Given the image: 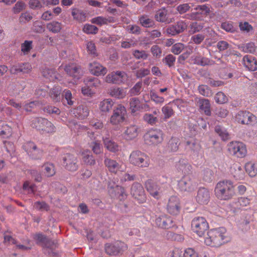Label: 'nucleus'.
<instances>
[{
    "label": "nucleus",
    "mask_w": 257,
    "mask_h": 257,
    "mask_svg": "<svg viewBox=\"0 0 257 257\" xmlns=\"http://www.w3.org/2000/svg\"><path fill=\"white\" fill-rule=\"evenodd\" d=\"M226 230L224 227L210 229L204 238V243L211 247H218L229 241Z\"/></svg>",
    "instance_id": "f257e3e1"
},
{
    "label": "nucleus",
    "mask_w": 257,
    "mask_h": 257,
    "mask_svg": "<svg viewBox=\"0 0 257 257\" xmlns=\"http://www.w3.org/2000/svg\"><path fill=\"white\" fill-rule=\"evenodd\" d=\"M216 197L221 200H229L235 195V186L233 182L228 180L219 181L214 189Z\"/></svg>",
    "instance_id": "f03ea898"
},
{
    "label": "nucleus",
    "mask_w": 257,
    "mask_h": 257,
    "mask_svg": "<svg viewBox=\"0 0 257 257\" xmlns=\"http://www.w3.org/2000/svg\"><path fill=\"white\" fill-rule=\"evenodd\" d=\"M128 161L131 164L139 168H147L150 163L149 157L140 151H133L129 156Z\"/></svg>",
    "instance_id": "7ed1b4c3"
},
{
    "label": "nucleus",
    "mask_w": 257,
    "mask_h": 257,
    "mask_svg": "<svg viewBox=\"0 0 257 257\" xmlns=\"http://www.w3.org/2000/svg\"><path fill=\"white\" fill-rule=\"evenodd\" d=\"M31 126L42 133H52L55 132L56 128L51 121L42 117L35 118L33 119Z\"/></svg>",
    "instance_id": "20e7f679"
},
{
    "label": "nucleus",
    "mask_w": 257,
    "mask_h": 257,
    "mask_svg": "<svg viewBox=\"0 0 257 257\" xmlns=\"http://www.w3.org/2000/svg\"><path fill=\"white\" fill-rule=\"evenodd\" d=\"M227 150L230 155L237 158H243L247 154L246 145L241 142L232 141L227 145Z\"/></svg>",
    "instance_id": "39448f33"
},
{
    "label": "nucleus",
    "mask_w": 257,
    "mask_h": 257,
    "mask_svg": "<svg viewBox=\"0 0 257 257\" xmlns=\"http://www.w3.org/2000/svg\"><path fill=\"white\" fill-rule=\"evenodd\" d=\"M191 228L199 236H202L209 228V225L204 217L197 216L192 219Z\"/></svg>",
    "instance_id": "423d86ee"
},
{
    "label": "nucleus",
    "mask_w": 257,
    "mask_h": 257,
    "mask_svg": "<svg viewBox=\"0 0 257 257\" xmlns=\"http://www.w3.org/2000/svg\"><path fill=\"white\" fill-rule=\"evenodd\" d=\"M145 143L148 145H157L163 141V132L159 129H152L144 135Z\"/></svg>",
    "instance_id": "0eeeda50"
},
{
    "label": "nucleus",
    "mask_w": 257,
    "mask_h": 257,
    "mask_svg": "<svg viewBox=\"0 0 257 257\" xmlns=\"http://www.w3.org/2000/svg\"><path fill=\"white\" fill-rule=\"evenodd\" d=\"M196 185L191 174L184 175L178 183V188L182 192H191L194 190Z\"/></svg>",
    "instance_id": "6e6552de"
},
{
    "label": "nucleus",
    "mask_w": 257,
    "mask_h": 257,
    "mask_svg": "<svg viewBox=\"0 0 257 257\" xmlns=\"http://www.w3.org/2000/svg\"><path fill=\"white\" fill-rule=\"evenodd\" d=\"M127 79V74L124 71L118 70L108 73L104 78V81L106 83L115 84L124 83Z\"/></svg>",
    "instance_id": "1a4fd4ad"
},
{
    "label": "nucleus",
    "mask_w": 257,
    "mask_h": 257,
    "mask_svg": "<svg viewBox=\"0 0 257 257\" xmlns=\"http://www.w3.org/2000/svg\"><path fill=\"white\" fill-rule=\"evenodd\" d=\"M235 120L242 124L253 125L257 123V117L249 111H240L235 115Z\"/></svg>",
    "instance_id": "9d476101"
},
{
    "label": "nucleus",
    "mask_w": 257,
    "mask_h": 257,
    "mask_svg": "<svg viewBox=\"0 0 257 257\" xmlns=\"http://www.w3.org/2000/svg\"><path fill=\"white\" fill-rule=\"evenodd\" d=\"M126 111L125 107L118 104L113 109V114L110 118V122L113 125H117L123 122L125 119Z\"/></svg>",
    "instance_id": "9b49d317"
},
{
    "label": "nucleus",
    "mask_w": 257,
    "mask_h": 257,
    "mask_svg": "<svg viewBox=\"0 0 257 257\" xmlns=\"http://www.w3.org/2000/svg\"><path fill=\"white\" fill-rule=\"evenodd\" d=\"M194 10L195 11L187 14L186 18L192 20H201L210 12V8L206 5L198 6Z\"/></svg>",
    "instance_id": "f8f14e48"
},
{
    "label": "nucleus",
    "mask_w": 257,
    "mask_h": 257,
    "mask_svg": "<svg viewBox=\"0 0 257 257\" xmlns=\"http://www.w3.org/2000/svg\"><path fill=\"white\" fill-rule=\"evenodd\" d=\"M62 160L63 165L67 170L74 172L78 170V160L74 155L67 153L63 157Z\"/></svg>",
    "instance_id": "ddd939ff"
},
{
    "label": "nucleus",
    "mask_w": 257,
    "mask_h": 257,
    "mask_svg": "<svg viewBox=\"0 0 257 257\" xmlns=\"http://www.w3.org/2000/svg\"><path fill=\"white\" fill-rule=\"evenodd\" d=\"M23 149L28 155L33 159H39L43 155V151L38 149L37 146L32 142L25 143L23 146Z\"/></svg>",
    "instance_id": "4468645a"
},
{
    "label": "nucleus",
    "mask_w": 257,
    "mask_h": 257,
    "mask_svg": "<svg viewBox=\"0 0 257 257\" xmlns=\"http://www.w3.org/2000/svg\"><path fill=\"white\" fill-rule=\"evenodd\" d=\"M131 193L134 198L139 203H142L146 201V196L143 186L139 183H134L131 190Z\"/></svg>",
    "instance_id": "2eb2a0df"
},
{
    "label": "nucleus",
    "mask_w": 257,
    "mask_h": 257,
    "mask_svg": "<svg viewBox=\"0 0 257 257\" xmlns=\"http://www.w3.org/2000/svg\"><path fill=\"white\" fill-rule=\"evenodd\" d=\"M126 248V244L120 241H117L113 244L106 243L105 245L106 253L110 255H116Z\"/></svg>",
    "instance_id": "dca6fc26"
},
{
    "label": "nucleus",
    "mask_w": 257,
    "mask_h": 257,
    "mask_svg": "<svg viewBox=\"0 0 257 257\" xmlns=\"http://www.w3.org/2000/svg\"><path fill=\"white\" fill-rule=\"evenodd\" d=\"M145 186L147 190L153 197L157 199L161 197L163 190L161 187L154 182L152 180H148L145 183Z\"/></svg>",
    "instance_id": "f3484780"
},
{
    "label": "nucleus",
    "mask_w": 257,
    "mask_h": 257,
    "mask_svg": "<svg viewBox=\"0 0 257 257\" xmlns=\"http://www.w3.org/2000/svg\"><path fill=\"white\" fill-rule=\"evenodd\" d=\"M88 69L91 74L96 76H104L107 72V68L97 61L90 63Z\"/></svg>",
    "instance_id": "a211bd4d"
},
{
    "label": "nucleus",
    "mask_w": 257,
    "mask_h": 257,
    "mask_svg": "<svg viewBox=\"0 0 257 257\" xmlns=\"http://www.w3.org/2000/svg\"><path fill=\"white\" fill-rule=\"evenodd\" d=\"M167 209L170 214L177 215L181 209L179 199L176 196H171L168 200Z\"/></svg>",
    "instance_id": "6ab92c4d"
},
{
    "label": "nucleus",
    "mask_w": 257,
    "mask_h": 257,
    "mask_svg": "<svg viewBox=\"0 0 257 257\" xmlns=\"http://www.w3.org/2000/svg\"><path fill=\"white\" fill-rule=\"evenodd\" d=\"M155 223L160 228L168 229L172 226L173 221L170 217L163 214L156 216Z\"/></svg>",
    "instance_id": "aec40b11"
},
{
    "label": "nucleus",
    "mask_w": 257,
    "mask_h": 257,
    "mask_svg": "<svg viewBox=\"0 0 257 257\" xmlns=\"http://www.w3.org/2000/svg\"><path fill=\"white\" fill-rule=\"evenodd\" d=\"M87 135L92 140V142L89 144V146L91 150L96 155H98L102 153L103 148L101 142L99 140H94V133L93 132H87Z\"/></svg>",
    "instance_id": "412c9836"
},
{
    "label": "nucleus",
    "mask_w": 257,
    "mask_h": 257,
    "mask_svg": "<svg viewBox=\"0 0 257 257\" xmlns=\"http://www.w3.org/2000/svg\"><path fill=\"white\" fill-rule=\"evenodd\" d=\"M64 70L69 75L74 78L79 79L82 74L80 66L75 63L66 65Z\"/></svg>",
    "instance_id": "4be33fe9"
},
{
    "label": "nucleus",
    "mask_w": 257,
    "mask_h": 257,
    "mask_svg": "<svg viewBox=\"0 0 257 257\" xmlns=\"http://www.w3.org/2000/svg\"><path fill=\"white\" fill-rule=\"evenodd\" d=\"M104 163L108 170L112 173L116 174L121 171L122 165L114 160L110 158H105Z\"/></svg>",
    "instance_id": "5701e85b"
},
{
    "label": "nucleus",
    "mask_w": 257,
    "mask_h": 257,
    "mask_svg": "<svg viewBox=\"0 0 257 257\" xmlns=\"http://www.w3.org/2000/svg\"><path fill=\"white\" fill-rule=\"evenodd\" d=\"M210 199V193L205 188H200L196 196V201L200 204H206Z\"/></svg>",
    "instance_id": "b1692460"
},
{
    "label": "nucleus",
    "mask_w": 257,
    "mask_h": 257,
    "mask_svg": "<svg viewBox=\"0 0 257 257\" xmlns=\"http://www.w3.org/2000/svg\"><path fill=\"white\" fill-rule=\"evenodd\" d=\"M175 168L179 171L182 172L184 174H190L192 167L189 163L188 160L185 159H181L175 164Z\"/></svg>",
    "instance_id": "393cba45"
},
{
    "label": "nucleus",
    "mask_w": 257,
    "mask_h": 257,
    "mask_svg": "<svg viewBox=\"0 0 257 257\" xmlns=\"http://www.w3.org/2000/svg\"><path fill=\"white\" fill-rule=\"evenodd\" d=\"M82 163L87 166H93L96 164V161L90 151L85 150L80 152Z\"/></svg>",
    "instance_id": "a878e982"
},
{
    "label": "nucleus",
    "mask_w": 257,
    "mask_h": 257,
    "mask_svg": "<svg viewBox=\"0 0 257 257\" xmlns=\"http://www.w3.org/2000/svg\"><path fill=\"white\" fill-rule=\"evenodd\" d=\"M114 102L110 98H106L101 101L99 104V109L102 114H106L112 108Z\"/></svg>",
    "instance_id": "bb28decb"
},
{
    "label": "nucleus",
    "mask_w": 257,
    "mask_h": 257,
    "mask_svg": "<svg viewBox=\"0 0 257 257\" xmlns=\"http://www.w3.org/2000/svg\"><path fill=\"white\" fill-rule=\"evenodd\" d=\"M230 173L235 180H242L244 177L243 169L239 164H234L230 168Z\"/></svg>",
    "instance_id": "cd10ccee"
},
{
    "label": "nucleus",
    "mask_w": 257,
    "mask_h": 257,
    "mask_svg": "<svg viewBox=\"0 0 257 257\" xmlns=\"http://www.w3.org/2000/svg\"><path fill=\"white\" fill-rule=\"evenodd\" d=\"M244 66L249 71L257 70V60L251 56L245 55L243 58Z\"/></svg>",
    "instance_id": "c85d7f7f"
},
{
    "label": "nucleus",
    "mask_w": 257,
    "mask_h": 257,
    "mask_svg": "<svg viewBox=\"0 0 257 257\" xmlns=\"http://www.w3.org/2000/svg\"><path fill=\"white\" fill-rule=\"evenodd\" d=\"M123 137L126 140H132L138 135V127L136 125H131L127 127L123 133Z\"/></svg>",
    "instance_id": "c756f323"
},
{
    "label": "nucleus",
    "mask_w": 257,
    "mask_h": 257,
    "mask_svg": "<svg viewBox=\"0 0 257 257\" xmlns=\"http://www.w3.org/2000/svg\"><path fill=\"white\" fill-rule=\"evenodd\" d=\"M109 94L117 99H122L125 97L126 91L123 88L113 86L108 90Z\"/></svg>",
    "instance_id": "7c9ffc66"
},
{
    "label": "nucleus",
    "mask_w": 257,
    "mask_h": 257,
    "mask_svg": "<svg viewBox=\"0 0 257 257\" xmlns=\"http://www.w3.org/2000/svg\"><path fill=\"white\" fill-rule=\"evenodd\" d=\"M73 113L75 116L79 119H84L86 118L89 114V110L86 106H79L73 110Z\"/></svg>",
    "instance_id": "2f4dec72"
},
{
    "label": "nucleus",
    "mask_w": 257,
    "mask_h": 257,
    "mask_svg": "<svg viewBox=\"0 0 257 257\" xmlns=\"http://www.w3.org/2000/svg\"><path fill=\"white\" fill-rule=\"evenodd\" d=\"M62 89L60 86H56L49 92V96L54 102H60L62 99Z\"/></svg>",
    "instance_id": "473e14b6"
},
{
    "label": "nucleus",
    "mask_w": 257,
    "mask_h": 257,
    "mask_svg": "<svg viewBox=\"0 0 257 257\" xmlns=\"http://www.w3.org/2000/svg\"><path fill=\"white\" fill-rule=\"evenodd\" d=\"M34 239L37 244H40L43 246L50 247L52 242L46 236L41 233H37L34 235Z\"/></svg>",
    "instance_id": "72a5a7b5"
},
{
    "label": "nucleus",
    "mask_w": 257,
    "mask_h": 257,
    "mask_svg": "<svg viewBox=\"0 0 257 257\" xmlns=\"http://www.w3.org/2000/svg\"><path fill=\"white\" fill-rule=\"evenodd\" d=\"M104 147L110 152L115 153L119 151V147L116 143L109 138H103Z\"/></svg>",
    "instance_id": "f704fd0d"
},
{
    "label": "nucleus",
    "mask_w": 257,
    "mask_h": 257,
    "mask_svg": "<svg viewBox=\"0 0 257 257\" xmlns=\"http://www.w3.org/2000/svg\"><path fill=\"white\" fill-rule=\"evenodd\" d=\"M199 104V108L202 111L208 116L211 115L210 110V102L208 99H200L198 101Z\"/></svg>",
    "instance_id": "c9c22d12"
},
{
    "label": "nucleus",
    "mask_w": 257,
    "mask_h": 257,
    "mask_svg": "<svg viewBox=\"0 0 257 257\" xmlns=\"http://www.w3.org/2000/svg\"><path fill=\"white\" fill-rule=\"evenodd\" d=\"M12 129L6 122L0 121V136L3 138H8L11 135Z\"/></svg>",
    "instance_id": "e433bc0d"
},
{
    "label": "nucleus",
    "mask_w": 257,
    "mask_h": 257,
    "mask_svg": "<svg viewBox=\"0 0 257 257\" xmlns=\"http://www.w3.org/2000/svg\"><path fill=\"white\" fill-rule=\"evenodd\" d=\"M130 109L132 113H135L141 111V103L140 99L137 97H133L130 99Z\"/></svg>",
    "instance_id": "4c0bfd02"
},
{
    "label": "nucleus",
    "mask_w": 257,
    "mask_h": 257,
    "mask_svg": "<svg viewBox=\"0 0 257 257\" xmlns=\"http://www.w3.org/2000/svg\"><path fill=\"white\" fill-rule=\"evenodd\" d=\"M72 16L74 19L79 22H83L86 20V13L83 11L77 9H73L72 10Z\"/></svg>",
    "instance_id": "58836bf2"
},
{
    "label": "nucleus",
    "mask_w": 257,
    "mask_h": 257,
    "mask_svg": "<svg viewBox=\"0 0 257 257\" xmlns=\"http://www.w3.org/2000/svg\"><path fill=\"white\" fill-rule=\"evenodd\" d=\"M43 76L49 79L50 81H54L58 79L57 73L54 69L46 68L42 71Z\"/></svg>",
    "instance_id": "ea45409f"
},
{
    "label": "nucleus",
    "mask_w": 257,
    "mask_h": 257,
    "mask_svg": "<svg viewBox=\"0 0 257 257\" xmlns=\"http://www.w3.org/2000/svg\"><path fill=\"white\" fill-rule=\"evenodd\" d=\"M43 173L47 177H52L55 175L56 173L55 169L52 163H45L43 165Z\"/></svg>",
    "instance_id": "a19ab883"
},
{
    "label": "nucleus",
    "mask_w": 257,
    "mask_h": 257,
    "mask_svg": "<svg viewBox=\"0 0 257 257\" xmlns=\"http://www.w3.org/2000/svg\"><path fill=\"white\" fill-rule=\"evenodd\" d=\"M47 29L53 33H59L62 29V24L57 21H53L47 25Z\"/></svg>",
    "instance_id": "79ce46f5"
},
{
    "label": "nucleus",
    "mask_w": 257,
    "mask_h": 257,
    "mask_svg": "<svg viewBox=\"0 0 257 257\" xmlns=\"http://www.w3.org/2000/svg\"><path fill=\"white\" fill-rule=\"evenodd\" d=\"M180 140L178 138L172 137L168 144V149L171 152H176L179 148Z\"/></svg>",
    "instance_id": "37998d69"
},
{
    "label": "nucleus",
    "mask_w": 257,
    "mask_h": 257,
    "mask_svg": "<svg viewBox=\"0 0 257 257\" xmlns=\"http://www.w3.org/2000/svg\"><path fill=\"white\" fill-rule=\"evenodd\" d=\"M245 169L250 177H254L257 174V165L253 162L247 163L245 165Z\"/></svg>",
    "instance_id": "c03bdc74"
},
{
    "label": "nucleus",
    "mask_w": 257,
    "mask_h": 257,
    "mask_svg": "<svg viewBox=\"0 0 257 257\" xmlns=\"http://www.w3.org/2000/svg\"><path fill=\"white\" fill-rule=\"evenodd\" d=\"M139 21L141 25L144 27L150 28L154 25V21L146 15H143L140 17Z\"/></svg>",
    "instance_id": "a18cd8bd"
},
{
    "label": "nucleus",
    "mask_w": 257,
    "mask_h": 257,
    "mask_svg": "<svg viewBox=\"0 0 257 257\" xmlns=\"http://www.w3.org/2000/svg\"><path fill=\"white\" fill-rule=\"evenodd\" d=\"M171 102H169L168 104L164 105L162 108V111L164 115L165 119H168L174 114V111L173 108L170 106Z\"/></svg>",
    "instance_id": "49530a36"
},
{
    "label": "nucleus",
    "mask_w": 257,
    "mask_h": 257,
    "mask_svg": "<svg viewBox=\"0 0 257 257\" xmlns=\"http://www.w3.org/2000/svg\"><path fill=\"white\" fill-rule=\"evenodd\" d=\"M240 49L245 53H253L255 51L256 47L253 42H249L242 44Z\"/></svg>",
    "instance_id": "de8ad7c7"
},
{
    "label": "nucleus",
    "mask_w": 257,
    "mask_h": 257,
    "mask_svg": "<svg viewBox=\"0 0 257 257\" xmlns=\"http://www.w3.org/2000/svg\"><path fill=\"white\" fill-rule=\"evenodd\" d=\"M215 132L221 138L222 140L225 141L228 139L229 134L224 128L220 125H217L215 128Z\"/></svg>",
    "instance_id": "09e8293b"
},
{
    "label": "nucleus",
    "mask_w": 257,
    "mask_h": 257,
    "mask_svg": "<svg viewBox=\"0 0 257 257\" xmlns=\"http://www.w3.org/2000/svg\"><path fill=\"white\" fill-rule=\"evenodd\" d=\"M156 20L160 22H166L167 20V11L165 9L159 10L155 15Z\"/></svg>",
    "instance_id": "8fccbe9b"
},
{
    "label": "nucleus",
    "mask_w": 257,
    "mask_h": 257,
    "mask_svg": "<svg viewBox=\"0 0 257 257\" xmlns=\"http://www.w3.org/2000/svg\"><path fill=\"white\" fill-rule=\"evenodd\" d=\"M184 257H199L198 252L193 247H188L183 250Z\"/></svg>",
    "instance_id": "3c124183"
},
{
    "label": "nucleus",
    "mask_w": 257,
    "mask_h": 257,
    "mask_svg": "<svg viewBox=\"0 0 257 257\" xmlns=\"http://www.w3.org/2000/svg\"><path fill=\"white\" fill-rule=\"evenodd\" d=\"M67 125L69 128H70L72 130H73L74 132H76L75 129L77 128L83 131L87 130V127L86 126L78 124L75 120H68Z\"/></svg>",
    "instance_id": "603ef678"
},
{
    "label": "nucleus",
    "mask_w": 257,
    "mask_h": 257,
    "mask_svg": "<svg viewBox=\"0 0 257 257\" xmlns=\"http://www.w3.org/2000/svg\"><path fill=\"white\" fill-rule=\"evenodd\" d=\"M214 100L217 103L223 104L227 102L228 98L224 93L220 91L215 94Z\"/></svg>",
    "instance_id": "864d4df0"
},
{
    "label": "nucleus",
    "mask_w": 257,
    "mask_h": 257,
    "mask_svg": "<svg viewBox=\"0 0 257 257\" xmlns=\"http://www.w3.org/2000/svg\"><path fill=\"white\" fill-rule=\"evenodd\" d=\"M144 120L151 125H154L158 122V119L156 116L151 113H145L143 116Z\"/></svg>",
    "instance_id": "5fc2aeb1"
},
{
    "label": "nucleus",
    "mask_w": 257,
    "mask_h": 257,
    "mask_svg": "<svg viewBox=\"0 0 257 257\" xmlns=\"http://www.w3.org/2000/svg\"><path fill=\"white\" fill-rule=\"evenodd\" d=\"M198 91L200 94L204 96L209 97L212 94L211 89L208 86L205 85H199L198 87Z\"/></svg>",
    "instance_id": "6e6d98bb"
},
{
    "label": "nucleus",
    "mask_w": 257,
    "mask_h": 257,
    "mask_svg": "<svg viewBox=\"0 0 257 257\" xmlns=\"http://www.w3.org/2000/svg\"><path fill=\"white\" fill-rule=\"evenodd\" d=\"M83 31L87 34H95L98 32V28L92 25L85 24L83 27Z\"/></svg>",
    "instance_id": "4d7b16f0"
},
{
    "label": "nucleus",
    "mask_w": 257,
    "mask_h": 257,
    "mask_svg": "<svg viewBox=\"0 0 257 257\" xmlns=\"http://www.w3.org/2000/svg\"><path fill=\"white\" fill-rule=\"evenodd\" d=\"M150 98L157 104L161 105L165 101L164 97L158 95L156 92L153 91L150 92Z\"/></svg>",
    "instance_id": "13d9d810"
},
{
    "label": "nucleus",
    "mask_w": 257,
    "mask_h": 257,
    "mask_svg": "<svg viewBox=\"0 0 257 257\" xmlns=\"http://www.w3.org/2000/svg\"><path fill=\"white\" fill-rule=\"evenodd\" d=\"M185 48L184 45L181 43H177L172 46L171 51L175 55L180 54Z\"/></svg>",
    "instance_id": "bf43d9fd"
},
{
    "label": "nucleus",
    "mask_w": 257,
    "mask_h": 257,
    "mask_svg": "<svg viewBox=\"0 0 257 257\" xmlns=\"http://www.w3.org/2000/svg\"><path fill=\"white\" fill-rule=\"evenodd\" d=\"M221 28L227 32L233 33L236 31V28L233 26L231 22H225L222 23Z\"/></svg>",
    "instance_id": "052dcab7"
},
{
    "label": "nucleus",
    "mask_w": 257,
    "mask_h": 257,
    "mask_svg": "<svg viewBox=\"0 0 257 257\" xmlns=\"http://www.w3.org/2000/svg\"><path fill=\"white\" fill-rule=\"evenodd\" d=\"M84 82L89 84L90 86H93L95 87H98L100 85V81L97 78L90 77L86 78Z\"/></svg>",
    "instance_id": "680f3d73"
},
{
    "label": "nucleus",
    "mask_w": 257,
    "mask_h": 257,
    "mask_svg": "<svg viewBox=\"0 0 257 257\" xmlns=\"http://www.w3.org/2000/svg\"><path fill=\"white\" fill-rule=\"evenodd\" d=\"M178 34L184 32L187 27V24L183 21H179L175 25H173Z\"/></svg>",
    "instance_id": "e2e57ef3"
},
{
    "label": "nucleus",
    "mask_w": 257,
    "mask_h": 257,
    "mask_svg": "<svg viewBox=\"0 0 257 257\" xmlns=\"http://www.w3.org/2000/svg\"><path fill=\"white\" fill-rule=\"evenodd\" d=\"M64 96L65 99L64 100V103H66L69 105L73 104V101L72 100V93L69 90L65 89L64 90Z\"/></svg>",
    "instance_id": "0e129e2a"
},
{
    "label": "nucleus",
    "mask_w": 257,
    "mask_h": 257,
    "mask_svg": "<svg viewBox=\"0 0 257 257\" xmlns=\"http://www.w3.org/2000/svg\"><path fill=\"white\" fill-rule=\"evenodd\" d=\"M87 52L93 57L97 56V53L94 43L92 42H88L86 45Z\"/></svg>",
    "instance_id": "69168bd1"
},
{
    "label": "nucleus",
    "mask_w": 257,
    "mask_h": 257,
    "mask_svg": "<svg viewBox=\"0 0 257 257\" xmlns=\"http://www.w3.org/2000/svg\"><path fill=\"white\" fill-rule=\"evenodd\" d=\"M142 87V83L141 81L137 82L134 87L130 90V93L132 95H138L141 92Z\"/></svg>",
    "instance_id": "338daca9"
},
{
    "label": "nucleus",
    "mask_w": 257,
    "mask_h": 257,
    "mask_svg": "<svg viewBox=\"0 0 257 257\" xmlns=\"http://www.w3.org/2000/svg\"><path fill=\"white\" fill-rule=\"evenodd\" d=\"M170 257H184L183 251L179 248H174L169 252Z\"/></svg>",
    "instance_id": "774afa93"
}]
</instances>
